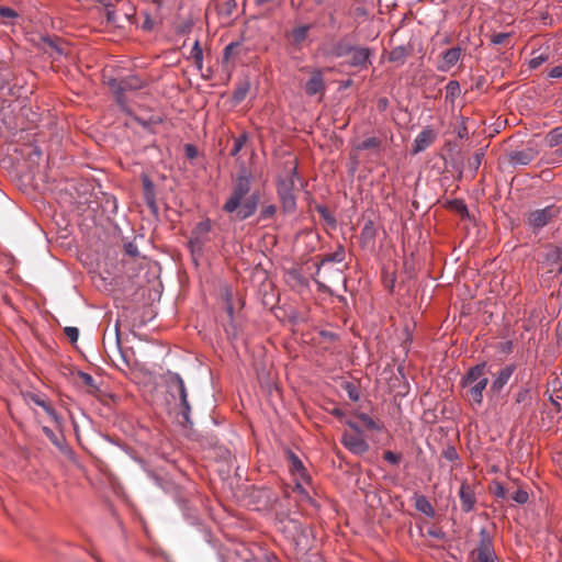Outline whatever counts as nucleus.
I'll return each mask as SVG.
<instances>
[{
	"label": "nucleus",
	"mask_w": 562,
	"mask_h": 562,
	"mask_svg": "<svg viewBox=\"0 0 562 562\" xmlns=\"http://www.w3.org/2000/svg\"><path fill=\"white\" fill-rule=\"evenodd\" d=\"M0 16L5 19H14L18 13L9 7H0Z\"/></svg>",
	"instance_id": "obj_47"
},
{
	"label": "nucleus",
	"mask_w": 562,
	"mask_h": 562,
	"mask_svg": "<svg viewBox=\"0 0 562 562\" xmlns=\"http://www.w3.org/2000/svg\"><path fill=\"white\" fill-rule=\"evenodd\" d=\"M479 537L480 540L476 548L470 553L471 562H498L493 539L486 528L480 529Z\"/></svg>",
	"instance_id": "obj_7"
},
{
	"label": "nucleus",
	"mask_w": 562,
	"mask_h": 562,
	"mask_svg": "<svg viewBox=\"0 0 562 562\" xmlns=\"http://www.w3.org/2000/svg\"><path fill=\"white\" fill-rule=\"evenodd\" d=\"M408 54H409V48L404 45H400V46L394 47L390 52L389 60L392 63H396L397 65H403L405 63V59L408 56Z\"/></svg>",
	"instance_id": "obj_25"
},
{
	"label": "nucleus",
	"mask_w": 562,
	"mask_h": 562,
	"mask_svg": "<svg viewBox=\"0 0 562 562\" xmlns=\"http://www.w3.org/2000/svg\"><path fill=\"white\" fill-rule=\"evenodd\" d=\"M461 386L467 390V398L477 406L483 403V392L488 384V367L480 362L471 367L461 379Z\"/></svg>",
	"instance_id": "obj_2"
},
{
	"label": "nucleus",
	"mask_w": 562,
	"mask_h": 562,
	"mask_svg": "<svg viewBox=\"0 0 562 562\" xmlns=\"http://www.w3.org/2000/svg\"><path fill=\"white\" fill-rule=\"evenodd\" d=\"M79 375H80V378H81L82 382H83L86 385H88V386H90V387H92V389H94V390H97V389H98V386H97V384H95V381H94V379L92 378V375H91V374L86 373V372H79Z\"/></svg>",
	"instance_id": "obj_45"
},
{
	"label": "nucleus",
	"mask_w": 562,
	"mask_h": 562,
	"mask_svg": "<svg viewBox=\"0 0 562 562\" xmlns=\"http://www.w3.org/2000/svg\"><path fill=\"white\" fill-rule=\"evenodd\" d=\"M381 145V140L378 137H368L357 145V149L359 150H368L379 148Z\"/></svg>",
	"instance_id": "obj_35"
},
{
	"label": "nucleus",
	"mask_w": 562,
	"mask_h": 562,
	"mask_svg": "<svg viewBox=\"0 0 562 562\" xmlns=\"http://www.w3.org/2000/svg\"><path fill=\"white\" fill-rule=\"evenodd\" d=\"M144 187L146 190V194L153 191L154 184L147 177L144 178Z\"/></svg>",
	"instance_id": "obj_55"
},
{
	"label": "nucleus",
	"mask_w": 562,
	"mask_h": 562,
	"mask_svg": "<svg viewBox=\"0 0 562 562\" xmlns=\"http://www.w3.org/2000/svg\"><path fill=\"white\" fill-rule=\"evenodd\" d=\"M445 89H446L445 98L447 101H450V102H453L460 95V92H461L460 85L456 80H450L447 83Z\"/></svg>",
	"instance_id": "obj_29"
},
{
	"label": "nucleus",
	"mask_w": 562,
	"mask_h": 562,
	"mask_svg": "<svg viewBox=\"0 0 562 562\" xmlns=\"http://www.w3.org/2000/svg\"><path fill=\"white\" fill-rule=\"evenodd\" d=\"M211 229L212 224L210 220H205L196 224L189 240V245L192 251H195L196 249L200 250L202 246L209 240L207 234L211 232Z\"/></svg>",
	"instance_id": "obj_10"
},
{
	"label": "nucleus",
	"mask_w": 562,
	"mask_h": 562,
	"mask_svg": "<svg viewBox=\"0 0 562 562\" xmlns=\"http://www.w3.org/2000/svg\"><path fill=\"white\" fill-rule=\"evenodd\" d=\"M316 276L324 280V282L319 281V280H315L316 283L322 289H328L329 285L327 283H329V284H334V283H338V282L345 283V281H346L342 276V271L340 269L329 267L328 265H327V271L325 273H321V274H316Z\"/></svg>",
	"instance_id": "obj_18"
},
{
	"label": "nucleus",
	"mask_w": 562,
	"mask_h": 562,
	"mask_svg": "<svg viewBox=\"0 0 562 562\" xmlns=\"http://www.w3.org/2000/svg\"><path fill=\"white\" fill-rule=\"evenodd\" d=\"M286 458L289 462V469L296 480L308 483L311 477L305 469L302 460L291 450L286 451Z\"/></svg>",
	"instance_id": "obj_11"
},
{
	"label": "nucleus",
	"mask_w": 562,
	"mask_h": 562,
	"mask_svg": "<svg viewBox=\"0 0 562 562\" xmlns=\"http://www.w3.org/2000/svg\"><path fill=\"white\" fill-rule=\"evenodd\" d=\"M247 140H248V134L247 133H241L240 135L235 137L234 138V145H233V148L231 150V156L236 157L239 154V151L243 149V147L245 146Z\"/></svg>",
	"instance_id": "obj_32"
},
{
	"label": "nucleus",
	"mask_w": 562,
	"mask_h": 562,
	"mask_svg": "<svg viewBox=\"0 0 562 562\" xmlns=\"http://www.w3.org/2000/svg\"><path fill=\"white\" fill-rule=\"evenodd\" d=\"M528 393H529V391H528V390H522V391H520V392L517 394L516 402H517V403H521V402H524V401L527 398Z\"/></svg>",
	"instance_id": "obj_54"
},
{
	"label": "nucleus",
	"mask_w": 562,
	"mask_h": 562,
	"mask_svg": "<svg viewBox=\"0 0 562 562\" xmlns=\"http://www.w3.org/2000/svg\"><path fill=\"white\" fill-rule=\"evenodd\" d=\"M547 60H548V56L544 55V54H540L538 56L532 57L529 60L528 65H529V68L537 69L538 67H540Z\"/></svg>",
	"instance_id": "obj_42"
},
{
	"label": "nucleus",
	"mask_w": 562,
	"mask_h": 562,
	"mask_svg": "<svg viewBox=\"0 0 562 562\" xmlns=\"http://www.w3.org/2000/svg\"><path fill=\"white\" fill-rule=\"evenodd\" d=\"M383 458L385 461L393 465H397L402 460V456L400 453H395L391 450L385 451L383 453Z\"/></svg>",
	"instance_id": "obj_41"
},
{
	"label": "nucleus",
	"mask_w": 562,
	"mask_h": 562,
	"mask_svg": "<svg viewBox=\"0 0 562 562\" xmlns=\"http://www.w3.org/2000/svg\"><path fill=\"white\" fill-rule=\"evenodd\" d=\"M344 424H346L351 430V434H363L362 429L360 428L359 424L356 423L352 419H345Z\"/></svg>",
	"instance_id": "obj_50"
},
{
	"label": "nucleus",
	"mask_w": 562,
	"mask_h": 562,
	"mask_svg": "<svg viewBox=\"0 0 562 562\" xmlns=\"http://www.w3.org/2000/svg\"><path fill=\"white\" fill-rule=\"evenodd\" d=\"M43 432L49 439V441L65 456L71 457L74 454L71 448L67 445L63 434L54 432L49 427L43 426Z\"/></svg>",
	"instance_id": "obj_17"
},
{
	"label": "nucleus",
	"mask_w": 562,
	"mask_h": 562,
	"mask_svg": "<svg viewBox=\"0 0 562 562\" xmlns=\"http://www.w3.org/2000/svg\"><path fill=\"white\" fill-rule=\"evenodd\" d=\"M434 132L426 127L414 139L413 153L418 154L424 151L434 140Z\"/></svg>",
	"instance_id": "obj_19"
},
{
	"label": "nucleus",
	"mask_w": 562,
	"mask_h": 562,
	"mask_svg": "<svg viewBox=\"0 0 562 562\" xmlns=\"http://www.w3.org/2000/svg\"><path fill=\"white\" fill-rule=\"evenodd\" d=\"M561 209L555 204L548 205L543 209L535 210L528 214L527 224L533 233H538L547 226L553 218L558 217Z\"/></svg>",
	"instance_id": "obj_8"
},
{
	"label": "nucleus",
	"mask_w": 562,
	"mask_h": 562,
	"mask_svg": "<svg viewBox=\"0 0 562 562\" xmlns=\"http://www.w3.org/2000/svg\"><path fill=\"white\" fill-rule=\"evenodd\" d=\"M168 393L175 400H179L178 414L182 417L183 424L192 425L191 405L188 401V393L184 381L179 373L168 372L166 375Z\"/></svg>",
	"instance_id": "obj_4"
},
{
	"label": "nucleus",
	"mask_w": 562,
	"mask_h": 562,
	"mask_svg": "<svg viewBox=\"0 0 562 562\" xmlns=\"http://www.w3.org/2000/svg\"><path fill=\"white\" fill-rule=\"evenodd\" d=\"M297 179L296 165L290 167L284 176L277 179V193L281 203V210L284 214H293L296 210V196L294 191Z\"/></svg>",
	"instance_id": "obj_3"
},
{
	"label": "nucleus",
	"mask_w": 562,
	"mask_h": 562,
	"mask_svg": "<svg viewBox=\"0 0 562 562\" xmlns=\"http://www.w3.org/2000/svg\"><path fill=\"white\" fill-rule=\"evenodd\" d=\"M546 143L551 148L562 144V126H557L549 131L546 135Z\"/></svg>",
	"instance_id": "obj_27"
},
{
	"label": "nucleus",
	"mask_w": 562,
	"mask_h": 562,
	"mask_svg": "<svg viewBox=\"0 0 562 562\" xmlns=\"http://www.w3.org/2000/svg\"><path fill=\"white\" fill-rule=\"evenodd\" d=\"M387 106H389V100H387V98L382 97V98H380V99L378 100V102H376V108H378V110H379V111L383 112V111H385V110L387 109Z\"/></svg>",
	"instance_id": "obj_53"
},
{
	"label": "nucleus",
	"mask_w": 562,
	"mask_h": 562,
	"mask_svg": "<svg viewBox=\"0 0 562 562\" xmlns=\"http://www.w3.org/2000/svg\"><path fill=\"white\" fill-rule=\"evenodd\" d=\"M548 77L553 78V79H561L562 78V65H558V66L553 67L549 71Z\"/></svg>",
	"instance_id": "obj_51"
},
{
	"label": "nucleus",
	"mask_w": 562,
	"mask_h": 562,
	"mask_svg": "<svg viewBox=\"0 0 562 562\" xmlns=\"http://www.w3.org/2000/svg\"><path fill=\"white\" fill-rule=\"evenodd\" d=\"M349 55H351V58L348 61V65L358 68H367L370 64L372 52L368 47L355 46L353 50Z\"/></svg>",
	"instance_id": "obj_16"
},
{
	"label": "nucleus",
	"mask_w": 562,
	"mask_h": 562,
	"mask_svg": "<svg viewBox=\"0 0 562 562\" xmlns=\"http://www.w3.org/2000/svg\"><path fill=\"white\" fill-rule=\"evenodd\" d=\"M345 248L340 245L335 252L329 254L322 259L317 265L316 274L325 273L327 271V265L331 262H342L345 260Z\"/></svg>",
	"instance_id": "obj_20"
},
{
	"label": "nucleus",
	"mask_w": 562,
	"mask_h": 562,
	"mask_svg": "<svg viewBox=\"0 0 562 562\" xmlns=\"http://www.w3.org/2000/svg\"><path fill=\"white\" fill-rule=\"evenodd\" d=\"M461 57V48L452 47L443 52L442 54V63L438 66L440 71H448L452 68Z\"/></svg>",
	"instance_id": "obj_21"
},
{
	"label": "nucleus",
	"mask_w": 562,
	"mask_h": 562,
	"mask_svg": "<svg viewBox=\"0 0 562 562\" xmlns=\"http://www.w3.org/2000/svg\"><path fill=\"white\" fill-rule=\"evenodd\" d=\"M561 327H562V324H561V322H560V323L558 324V326H557V330H558V333H559V334H562V329H561Z\"/></svg>",
	"instance_id": "obj_64"
},
{
	"label": "nucleus",
	"mask_w": 562,
	"mask_h": 562,
	"mask_svg": "<svg viewBox=\"0 0 562 562\" xmlns=\"http://www.w3.org/2000/svg\"><path fill=\"white\" fill-rule=\"evenodd\" d=\"M238 47V43H231L224 48V59L228 60L234 54V50Z\"/></svg>",
	"instance_id": "obj_52"
},
{
	"label": "nucleus",
	"mask_w": 562,
	"mask_h": 562,
	"mask_svg": "<svg viewBox=\"0 0 562 562\" xmlns=\"http://www.w3.org/2000/svg\"><path fill=\"white\" fill-rule=\"evenodd\" d=\"M65 335L70 340V342L75 344L77 342L79 338V329L77 327L67 326L64 329Z\"/></svg>",
	"instance_id": "obj_43"
},
{
	"label": "nucleus",
	"mask_w": 562,
	"mask_h": 562,
	"mask_svg": "<svg viewBox=\"0 0 562 562\" xmlns=\"http://www.w3.org/2000/svg\"><path fill=\"white\" fill-rule=\"evenodd\" d=\"M484 157V151L479 150L474 153L469 159H468V168L475 173L477 169L480 168L482 164V159Z\"/></svg>",
	"instance_id": "obj_31"
},
{
	"label": "nucleus",
	"mask_w": 562,
	"mask_h": 562,
	"mask_svg": "<svg viewBox=\"0 0 562 562\" xmlns=\"http://www.w3.org/2000/svg\"><path fill=\"white\" fill-rule=\"evenodd\" d=\"M357 418L370 430H380L379 424L366 413H358Z\"/></svg>",
	"instance_id": "obj_34"
},
{
	"label": "nucleus",
	"mask_w": 562,
	"mask_h": 562,
	"mask_svg": "<svg viewBox=\"0 0 562 562\" xmlns=\"http://www.w3.org/2000/svg\"><path fill=\"white\" fill-rule=\"evenodd\" d=\"M310 29V25H301L293 29L289 35L292 44L300 46L306 40Z\"/></svg>",
	"instance_id": "obj_26"
},
{
	"label": "nucleus",
	"mask_w": 562,
	"mask_h": 562,
	"mask_svg": "<svg viewBox=\"0 0 562 562\" xmlns=\"http://www.w3.org/2000/svg\"><path fill=\"white\" fill-rule=\"evenodd\" d=\"M294 492H296L299 494L301 501L307 502L312 506L317 507L316 502L311 497L308 492L304 488L301 480H296V483L294 486Z\"/></svg>",
	"instance_id": "obj_30"
},
{
	"label": "nucleus",
	"mask_w": 562,
	"mask_h": 562,
	"mask_svg": "<svg viewBox=\"0 0 562 562\" xmlns=\"http://www.w3.org/2000/svg\"><path fill=\"white\" fill-rule=\"evenodd\" d=\"M529 495L525 490H517L513 493L512 499L517 504H526L528 502Z\"/></svg>",
	"instance_id": "obj_40"
},
{
	"label": "nucleus",
	"mask_w": 562,
	"mask_h": 562,
	"mask_svg": "<svg viewBox=\"0 0 562 562\" xmlns=\"http://www.w3.org/2000/svg\"><path fill=\"white\" fill-rule=\"evenodd\" d=\"M125 252L131 257H138L139 251L136 244L130 241L124 245Z\"/></svg>",
	"instance_id": "obj_46"
},
{
	"label": "nucleus",
	"mask_w": 562,
	"mask_h": 562,
	"mask_svg": "<svg viewBox=\"0 0 562 562\" xmlns=\"http://www.w3.org/2000/svg\"><path fill=\"white\" fill-rule=\"evenodd\" d=\"M516 367L514 364H508L502 368L494 376L491 383V391L495 394L499 393L503 387L508 383L513 373L515 372Z\"/></svg>",
	"instance_id": "obj_14"
},
{
	"label": "nucleus",
	"mask_w": 562,
	"mask_h": 562,
	"mask_svg": "<svg viewBox=\"0 0 562 562\" xmlns=\"http://www.w3.org/2000/svg\"><path fill=\"white\" fill-rule=\"evenodd\" d=\"M537 154L532 147L514 150L509 154V162L513 166H527L535 160Z\"/></svg>",
	"instance_id": "obj_12"
},
{
	"label": "nucleus",
	"mask_w": 562,
	"mask_h": 562,
	"mask_svg": "<svg viewBox=\"0 0 562 562\" xmlns=\"http://www.w3.org/2000/svg\"><path fill=\"white\" fill-rule=\"evenodd\" d=\"M226 312H227L228 317L232 321L233 319V315H234V307H233L232 303L227 304Z\"/></svg>",
	"instance_id": "obj_60"
},
{
	"label": "nucleus",
	"mask_w": 562,
	"mask_h": 562,
	"mask_svg": "<svg viewBox=\"0 0 562 562\" xmlns=\"http://www.w3.org/2000/svg\"><path fill=\"white\" fill-rule=\"evenodd\" d=\"M415 508L429 518H434L436 515L432 505L424 495H418L415 497Z\"/></svg>",
	"instance_id": "obj_24"
},
{
	"label": "nucleus",
	"mask_w": 562,
	"mask_h": 562,
	"mask_svg": "<svg viewBox=\"0 0 562 562\" xmlns=\"http://www.w3.org/2000/svg\"><path fill=\"white\" fill-rule=\"evenodd\" d=\"M109 86L115 95V100L120 105L121 110L127 114L131 113L127 100L125 97V92L127 91H136L142 89L145 86V80L138 77L137 75H130L121 80L111 79L109 81Z\"/></svg>",
	"instance_id": "obj_6"
},
{
	"label": "nucleus",
	"mask_w": 562,
	"mask_h": 562,
	"mask_svg": "<svg viewBox=\"0 0 562 562\" xmlns=\"http://www.w3.org/2000/svg\"><path fill=\"white\" fill-rule=\"evenodd\" d=\"M276 213H277V206L274 204L265 205V206H262V209L260 211L258 221L261 222V221L270 220L276 215Z\"/></svg>",
	"instance_id": "obj_36"
},
{
	"label": "nucleus",
	"mask_w": 562,
	"mask_h": 562,
	"mask_svg": "<svg viewBox=\"0 0 562 562\" xmlns=\"http://www.w3.org/2000/svg\"><path fill=\"white\" fill-rule=\"evenodd\" d=\"M191 57L194 59L196 68L201 70L203 67V50L198 41L191 48Z\"/></svg>",
	"instance_id": "obj_33"
},
{
	"label": "nucleus",
	"mask_w": 562,
	"mask_h": 562,
	"mask_svg": "<svg viewBox=\"0 0 562 562\" xmlns=\"http://www.w3.org/2000/svg\"><path fill=\"white\" fill-rule=\"evenodd\" d=\"M277 524L280 531L296 546L308 544L310 530L299 519L290 517L285 513H277Z\"/></svg>",
	"instance_id": "obj_5"
},
{
	"label": "nucleus",
	"mask_w": 562,
	"mask_h": 562,
	"mask_svg": "<svg viewBox=\"0 0 562 562\" xmlns=\"http://www.w3.org/2000/svg\"><path fill=\"white\" fill-rule=\"evenodd\" d=\"M331 414L335 415L336 417H338L342 423L346 419L345 413L340 408H334Z\"/></svg>",
	"instance_id": "obj_57"
},
{
	"label": "nucleus",
	"mask_w": 562,
	"mask_h": 562,
	"mask_svg": "<svg viewBox=\"0 0 562 562\" xmlns=\"http://www.w3.org/2000/svg\"><path fill=\"white\" fill-rule=\"evenodd\" d=\"M495 495H496L497 497H502V498H503V497H505V495H506V491H505V488H504L503 486L498 485V486L496 487Z\"/></svg>",
	"instance_id": "obj_59"
},
{
	"label": "nucleus",
	"mask_w": 562,
	"mask_h": 562,
	"mask_svg": "<svg viewBox=\"0 0 562 562\" xmlns=\"http://www.w3.org/2000/svg\"><path fill=\"white\" fill-rule=\"evenodd\" d=\"M427 535L429 537H431V538L439 539V540L445 539V536H446L445 532L441 529L435 528V527L434 528H429L427 530Z\"/></svg>",
	"instance_id": "obj_48"
},
{
	"label": "nucleus",
	"mask_w": 562,
	"mask_h": 562,
	"mask_svg": "<svg viewBox=\"0 0 562 562\" xmlns=\"http://www.w3.org/2000/svg\"><path fill=\"white\" fill-rule=\"evenodd\" d=\"M32 401L37 406L42 407L45 413L52 418V420L60 426L63 423L61 416L49 405L46 401H44L40 395H32Z\"/></svg>",
	"instance_id": "obj_23"
},
{
	"label": "nucleus",
	"mask_w": 562,
	"mask_h": 562,
	"mask_svg": "<svg viewBox=\"0 0 562 562\" xmlns=\"http://www.w3.org/2000/svg\"><path fill=\"white\" fill-rule=\"evenodd\" d=\"M115 344H116V347L120 349V331H119L117 324L115 325Z\"/></svg>",
	"instance_id": "obj_61"
},
{
	"label": "nucleus",
	"mask_w": 562,
	"mask_h": 562,
	"mask_svg": "<svg viewBox=\"0 0 562 562\" xmlns=\"http://www.w3.org/2000/svg\"><path fill=\"white\" fill-rule=\"evenodd\" d=\"M355 45L348 37H342L333 44L330 55L340 58L349 55L353 50Z\"/></svg>",
	"instance_id": "obj_22"
},
{
	"label": "nucleus",
	"mask_w": 562,
	"mask_h": 562,
	"mask_svg": "<svg viewBox=\"0 0 562 562\" xmlns=\"http://www.w3.org/2000/svg\"><path fill=\"white\" fill-rule=\"evenodd\" d=\"M459 497L461 501V508L464 513H470L474 509L476 504V497L472 486L463 482L459 490Z\"/></svg>",
	"instance_id": "obj_15"
},
{
	"label": "nucleus",
	"mask_w": 562,
	"mask_h": 562,
	"mask_svg": "<svg viewBox=\"0 0 562 562\" xmlns=\"http://www.w3.org/2000/svg\"><path fill=\"white\" fill-rule=\"evenodd\" d=\"M249 89H250V82L248 80H244V81L239 82L233 93L234 101L236 103L241 102L246 98Z\"/></svg>",
	"instance_id": "obj_28"
},
{
	"label": "nucleus",
	"mask_w": 562,
	"mask_h": 562,
	"mask_svg": "<svg viewBox=\"0 0 562 562\" xmlns=\"http://www.w3.org/2000/svg\"><path fill=\"white\" fill-rule=\"evenodd\" d=\"M560 255H561V251L560 249L555 248L550 255H549V259H552L554 261H558L559 258H560Z\"/></svg>",
	"instance_id": "obj_58"
},
{
	"label": "nucleus",
	"mask_w": 562,
	"mask_h": 562,
	"mask_svg": "<svg viewBox=\"0 0 562 562\" xmlns=\"http://www.w3.org/2000/svg\"><path fill=\"white\" fill-rule=\"evenodd\" d=\"M304 90L305 93L310 97L315 95L317 93H324L325 82L321 69H314L311 72V78L306 81Z\"/></svg>",
	"instance_id": "obj_13"
},
{
	"label": "nucleus",
	"mask_w": 562,
	"mask_h": 562,
	"mask_svg": "<svg viewBox=\"0 0 562 562\" xmlns=\"http://www.w3.org/2000/svg\"><path fill=\"white\" fill-rule=\"evenodd\" d=\"M344 389L345 391L347 392V395L348 397L352 401V402H357L359 401L360 398V393L357 389L356 385H353L352 383L350 382H347L345 385H344Z\"/></svg>",
	"instance_id": "obj_39"
},
{
	"label": "nucleus",
	"mask_w": 562,
	"mask_h": 562,
	"mask_svg": "<svg viewBox=\"0 0 562 562\" xmlns=\"http://www.w3.org/2000/svg\"><path fill=\"white\" fill-rule=\"evenodd\" d=\"M256 4L263 5L266 3L273 2V0H255Z\"/></svg>",
	"instance_id": "obj_62"
},
{
	"label": "nucleus",
	"mask_w": 562,
	"mask_h": 562,
	"mask_svg": "<svg viewBox=\"0 0 562 562\" xmlns=\"http://www.w3.org/2000/svg\"><path fill=\"white\" fill-rule=\"evenodd\" d=\"M316 211L327 224L331 226L336 225V218L333 216V214L325 205H317Z\"/></svg>",
	"instance_id": "obj_37"
},
{
	"label": "nucleus",
	"mask_w": 562,
	"mask_h": 562,
	"mask_svg": "<svg viewBox=\"0 0 562 562\" xmlns=\"http://www.w3.org/2000/svg\"><path fill=\"white\" fill-rule=\"evenodd\" d=\"M361 236L364 239H369V240L374 238L375 228H374V224L372 221H368L367 223H364V225L362 227Z\"/></svg>",
	"instance_id": "obj_38"
},
{
	"label": "nucleus",
	"mask_w": 562,
	"mask_h": 562,
	"mask_svg": "<svg viewBox=\"0 0 562 562\" xmlns=\"http://www.w3.org/2000/svg\"><path fill=\"white\" fill-rule=\"evenodd\" d=\"M510 36L509 33H504V32H501V33H495L492 35L491 37V42L494 44V45H502L506 42V40Z\"/></svg>",
	"instance_id": "obj_44"
},
{
	"label": "nucleus",
	"mask_w": 562,
	"mask_h": 562,
	"mask_svg": "<svg viewBox=\"0 0 562 562\" xmlns=\"http://www.w3.org/2000/svg\"><path fill=\"white\" fill-rule=\"evenodd\" d=\"M252 180V173L241 165L234 178L231 194L222 206L235 221H245L257 212L260 194L258 191L250 193Z\"/></svg>",
	"instance_id": "obj_1"
},
{
	"label": "nucleus",
	"mask_w": 562,
	"mask_h": 562,
	"mask_svg": "<svg viewBox=\"0 0 562 562\" xmlns=\"http://www.w3.org/2000/svg\"><path fill=\"white\" fill-rule=\"evenodd\" d=\"M341 443L349 452L356 456L364 454L370 448L363 434L345 431L341 436Z\"/></svg>",
	"instance_id": "obj_9"
},
{
	"label": "nucleus",
	"mask_w": 562,
	"mask_h": 562,
	"mask_svg": "<svg viewBox=\"0 0 562 562\" xmlns=\"http://www.w3.org/2000/svg\"><path fill=\"white\" fill-rule=\"evenodd\" d=\"M105 18H106V21L110 23H116V21H117L116 12L110 4L105 7Z\"/></svg>",
	"instance_id": "obj_49"
},
{
	"label": "nucleus",
	"mask_w": 562,
	"mask_h": 562,
	"mask_svg": "<svg viewBox=\"0 0 562 562\" xmlns=\"http://www.w3.org/2000/svg\"><path fill=\"white\" fill-rule=\"evenodd\" d=\"M195 153H196V151H195L194 146H192V145H187V147H186V154H187V156H188L189 158H193V157H195Z\"/></svg>",
	"instance_id": "obj_56"
},
{
	"label": "nucleus",
	"mask_w": 562,
	"mask_h": 562,
	"mask_svg": "<svg viewBox=\"0 0 562 562\" xmlns=\"http://www.w3.org/2000/svg\"><path fill=\"white\" fill-rule=\"evenodd\" d=\"M454 203L459 205V210L460 211H463V212L467 211V206L462 202L456 201Z\"/></svg>",
	"instance_id": "obj_63"
}]
</instances>
